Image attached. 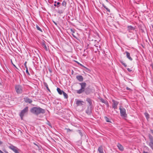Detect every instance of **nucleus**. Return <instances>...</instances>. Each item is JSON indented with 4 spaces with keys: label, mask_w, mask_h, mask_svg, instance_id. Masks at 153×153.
Instances as JSON below:
<instances>
[{
    "label": "nucleus",
    "mask_w": 153,
    "mask_h": 153,
    "mask_svg": "<svg viewBox=\"0 0 153 153\" xmlns=\"http://www.w3.org/2000/svg\"><path fill=\"white\" fill-rule=\"evenodd\" d=\"M30 111L32 113L38 115L40 114L45 113V110L39 107H34L31 108Z\"/></svg>",
    "instance_id": "f257e3e1"
},
{
    "label": "nucleus",
    "mask_w": 153,
    "mask_h": 153,
    "mask_svg": "<svg viewBox=\"0 0 153 153\" xmlns=\"http://www.w3.org/2000/svg\"><path fill=\"white\" fill-rule=\"evenodd\" d=\"M16 91L18 94H21L23 92V88L21 85H17L15 86Z\"/></svg>",
    "instance_id": "f03ea898"
},
{
    "label": "nucleus",
    "mask_w": 153,
    "mask_h": 153,
    "mask_svg": "<svg viewBox=\"0 0 153 153\" xmlns=\"http://www.w3.org/2000/svg\"><path fill=\"white\" fill-rule=\"evenodd\" d=\"M28 111V107L26 106L24 109L21 111L19 114V116L21 117V120H22L24 115L25 114L27 113Z\"/></svg>",
    "instance_id": "7ed1b4c3"
},
{
    "label": "nucleus",
    "mask_w": 153,
    "mask_h": 153,
    "mask_svg": "<svg viewBox=\"0 0 153 153\" xmlns=\"http://www.w3.org/2000/svg\"><path fill=\"white\" fill-rule=\"evenodd\" d=\"M119 109L120 111V116L122 117H126L127 114L126 112L125 109L120 106L119 108Z\"/></svg>",
    "instance_id": "20e7f679"
},
{
    "label": "nucleus",
    "mask_w": 153,
    "mask_h": 153,
    "mask_svg": "<svg viewBox=\"0 0 153 153\" xmlns=\"http://www.w3.org/2000/svg\"><path fill=\"white\" fill-rule=\"evenodd\" d=\"M62 6H63L62 9H60V8L58 10V13L60 14L62 13L66 7V2L65 1H63L62 3Z\"/></svg>",
    "instance_id": "39448f33"
},
{
    "label": "nucleus",
    "mask_w": 153,
    "mask_h": 153,
    "mask_svg": "<svg viewBox=\"0 0 153 153\" xmlns=\"http://www.w3.org/2000/svg\"><path fill=\"white\" fill-rule=\"evenodd\" d=\"M9 148L12 150L15 153H19V149L16 147L11 145L9 146Z\"/></svg>",
    "instance_id": "423d86ee"
},
{
    "label": "nucleus",
    "mask_w": 153,
    "mask_h": 153,
    "mask_svg": "<svg viewBox=\"0 0 153 153\" xmlns=\"http://www.w3.org/2000/svg\"><path fill=\"white\" fill-rule=\"evenodd\" d=\"M149 137L150 140L149 145L152 149L153 150V137L150 134H149Z\"/></svg>",
    "instance_id": "0eeeda50"
},
{
    "label": "nucleus",
    "mask_w": 153,
    "mask_h": 153,
    "mask_svg": "<svg viewBox=\"0 0 153 153\" xmlns=\"http://www.w3.org/2000/svg\"><path fill=\"white\" fill-rule=\"evenodd\" d=\"M112 101L113 102V104L112 105V108H113L114 109H117V106L119 102L114 100H112Z\"/></svg>",
    "instance_id": "6e6552de"
},
{
    "label": "nucleus",
    "mask_w": 153,
    "mask_h": 153,
    "mask_svg": "<svg viewBox=\"0 0 153 153\" xmlns=\"http://www.w3.org/2000/svg\"><path fill=\"white\" fill-rule=\"evenodd\" d=\"M92 110V107L88 106L87 109L86 110V112L88 115H90L91 113Z\"/></svg>",
    "instance_id": "1a4fd4ad"
},
{
    "label": "nucleus",
    "mask_w": 153,
    "mask_h": 153,
    "mask_svg": "<svg viewBox=\"0 0 153 153\" xmlns=\"http://www.w3.org/2000/svg\"><path fill=\"white\" fill-rule=\"evenodd\" d=\"M85 102L83 101L77 100L76 101V104L77 106H82L84 105Z\"/></svg>",
    "instance_id": "9d476101"
},
{
    "label": "nucleus",
    "mask_w": 153,
    "mask_h": 153,
    "mask_svg": "<svg viewBox=\"0 0 153 153\" xmlns=\"http://www.w3.org/2000/svg\"><path fill=\"white\" fill-rule=\"evenodd\" d=\"M45 42L43 40L41 43V44L42 47L45 49V50L47 51L49 50L48 47L47 46Z\"/></svg>",
    "instance_id": "9b49d317"
},
{
    "label": "nucleus",
    "mask_w": 153,
    "mask_h": 153,
    "mask_svg": "<svg viewBox=\"0 0 153 153\" xmlns=\"http://www.w3.org/2000/svg\"><path fill=\"white\" fill-rule=\"evenodd\" d=\"M86 101L88 102L89 104V107H92V100L89 98H87L86 99Z\"/></svg>",
    "instance_id": "f8f14e48"
},
{
    "label": "nucleus",
    "mask_w": 153,
    "mask_h": 153,
    "mask_svg": "<svg viewBox=\"0 0 153 153\" xmlns=\"http://www.w3.org/2000/svg\"><path fill=\"white\" fill-rule=\"evenodd\" d=\"M76 78L79 82H82L83 81V78L81 75H78L76 76Z\"/></svg>",
    "instance_id": "ddd939ff"
},
{
    "label": "nucleus",
    "mask_w": 153,
    "mask_h": 153,
    "mask_svg": "<svg viewBox=\"0 0 153 153\" xmlns=\"http://www.w3.org/2000/svg\"><path fill=\"white\" fill-rule=\"evenodd\" d=\"M79 84L81 85V88L83 90L85 89V88L86 87V83L84 82L82 83H79Z\"/></svg>",
    "instance_id": "4468645a"
},
{
    "label": "nucleus",
    "mask_w": 153,
    "mask_h": 153,
    "mask_svg": "<svg viewBox=\"0 0 153 153\" xmlns=\"http://www.w3.org/2000/svg\"><path fill=\"white\" fill-rule=\"evenodd\" d=\"M118 149L121 151H123L124 150L123 146L120 143H118L117 145Z\"/></svg>",
    "instance_id": "2eb2a0df"
},
{
    "label": "nucleus",
    "mask_w": 153,
    "mask_h": 153,
    "mask_svg": "<svg viewBox=\"0 0 153 153\" xmlns=\"http://www.w3.org/2000/svg\"><path fill=\"white\" fill-rule=\"evenodd\" d=\"M125 53L126 54V56L128 59L131 61H132V59L130 57V54L129 52L126 51L124 53V54Z\"/></svg>",
    "instance_id": "dca6fc26"
},
{
    "label": "nucleus",
    "mask_w": 153,
    "mask_h": 153,
    "mask_svg": "<svg viewBox=\"0 0 153 153\" xmlns=\"http://www.w3.org/2000/svg\"><path fill=\"white\" fill-rule=\"evenodd\" d=\"M127 28L129 32H130L131 30H134L135 29V28L131 25L128 26L127 27Z\"/></svg>",
    "instance_id": "f3484780"
},
{
    "label": "nucleus",
    "mask_w": 153,
    "mask_h": 153,
    "mask_svg": "<svg viewBox=\"0 0 153 153\" xmlns=\"http://www.w3.org/2000/svg\"><path fill=\"white\" fill-rule=\"evenodd\" d=\"M98 150L100 153H102L103 152V147L102 146H100L98 148Z\"/></svg>",
    "instance_id": "a211bd4d"
},
{
    "label": "nucleus",
    "mask_w": 153,
    "mask_h": 153,
    "mask_svg": "<svg viewBox=\"0 0 153 153\" xmlns=\"http://www.w3.org/2000/svg\"><path fill=\"white\" fill-rule=\"evenodd\" d=\"M25 101L26 102H28L30 103H31L32 102V101L29 98H26L25 99Z\"/></svg>",
    "instance_id": "6ab92c4d"
},
{
    "label": "nucleus",
    "mask_w": 153,
    "mask_h": 153,
    "mask_svg": "<svg viewBox=\"0 0 153 153\" xmlns=\"http://www.w3.org/2000/svg\"><path fill=\"white\" fill-rule=\"evenodd\" d=\"M84 91L85 90H83L81 88L80 89L77 90V93L78 94H80Z\"/></svg>",
    "instance_id": "aec40b11"
},
{
    "label": "nucleus",
    "mask_w": 153,
    "mask_h": 153,
    "mask_svg": "<svg viewBox=\"0 0 153 153\" xmlns=\"http://www.w3.org/2000/svg\"><path fill=\"white\" fill-rule=\"evenodd\" d=\"M77 131L80 134L81 137L83 136V133H84L83 131L79 130Z\"/></svg>",
    "instance_id": "412c9836"
},
{
    "label": "nucleus",
    "mask_w": 153,
    "mask_h": 153,
    "mask_svg": "<svg viewBox=\"0 0 153 153\" xmlns=\"http://www.w3.org/2000/svg\"><path fill=\"white\" fill-rule=\"evenodd\" d=\"M57 91H58V93L60 94H62L64 92L62 90H61V89L59 88H57Z\"/></svg>",
    "instance_id": "4be33fe9"
},
{
    "label": "nucleus",
    "mask_w": 153,
    "mask_h": 153,
    "mask_svg": "<svg viewBox=\"0 0 153 153\" xmlns=\"http://www.w3.org/2000/svg\"><path fill=\"white\" fill-rule=\"evenodd\" d=\"M99 99L101 102L104 104H105V103H106V102L107 101V100H105L101 98H99Z\"/></svg>",
    "instance_id": "5701e85b"
},
{
    "label": "nucleus",
    "mask_w": 153,
    "mask_h": 153,
    "mask_svg": "<svg viewBox=\"0 0 153 153\" xmlns=\"http://www.w3.org/2000/svg\"><path fill=\"white\" fill-rule=\"evenodd\" d=\"M43 84H44V85L45 86V87H46V88L47 89L48 91H49L50 92V89H49V88L48 87V85L47 84L46 82H44Z\"/></svg>",
    "instance_id": "b1692460"
},
{
    "label": "nucleus",
    "mask_w": 153,
    "mask_h": 153,
    "mask_svg": "<svg viewBox=\"0 0 153 153\" xmlns=\"http://www.w3.org/2000/svg\"><path fill=\"white\" fill-rule=\"evenodd\" d=\"M77 62V63H78V64L79 65H81V66H82L84 68H85L86 70H88V71H90V69H88V68H87L85 67V66H83V65H82L81 64H80L79 62Z\"/></svg>",
    "instance_id": "393cba45"
},
{
    "label": "nucleus",
    "mask_w": 153,
    "mask_h": 153,
    "mask_svg": "<svg viewBox=\"0 0 153 153\" xmlns=\"http://www.w3.org/2000/svg\"><path fill=\"white\" fill-rule=\"evenodd\" d=\"M102 6H103V7L105 8V9L107 10L109 12H110V10L108 9V8L106 6H105V5L104 4H102Z\"/></svg>",
    "instance_id": "a878e982"
},
{
    "label": "nucleus",
    "mask_w": 153,
    "mask_h": 153,
    "mask_svg": "<svg viewBox=\"0 0 153 153\" xmlns=\"http://www.w3.org/2000/svg\"><path fill=\"white\" fill-rule=\"evenodd\" d=\"M36 27L37 30L40 31L41 32H42V29L40 28V27L38 26V25H36Z\"/></svg>",
    "instance_id": "bb28decb"
},
{
    "label": "nucleus",
    "mask_w": 153,
    "mask_h": 153,
    "mask_svg": "<svg viewBox=\"0 0 153 153\" xmlns=\"http://www.w3.org/2000/svg\"><path fill=\"white\" fill-rule=\"evenodd\" d=\"M65 130H67V131L68 133L69 132H72L73 131V130L72 129H70L69 128H65Z\"/></svg>",
    "instance_id": "cd10ccee"
},
{
    "label": "nucleus",
    "mask_w": 153,
    "mask_h": 153,
    "mask_svg": "<svg viewBox=\"0 0 153 153\" xmlns=\"http://www.w3.org/2000/svg\"><path fill=\"white\" fill-rule=\"evenodd\" d=\"M63 94L64 97L65 98H67L68 97V96L66 93L64 91L63 93Z\"/></svg>",
    "instance_id": "c85d7f7f"
},
{
    "label": "nucleus",
    "mask_w": 153,
    "mask_h": 153,
    "mask_svg": "<svg viewBox=\"0 0 153 153\" xmlns=\"http://www.w3.org/2000/svg\"><path fill=\"white\" fill-rule=\"evenodd\" d=\"M105 118L107 122H111L110 121L109 118L107 117H105Z\"/></svg>",
    "instance_id": "c756f323"
},
{
    "label": "nucleus",
    "mask_w": 153,
    "mask_h": 153,
    "mask_svg": "<svg viewBox=\"0 0 153 153\" xmlns=\"http://www.w3.org/2000/svg\"><path fill=\"white\" fill-rule=\"evenodd\" d=\"M56 4L57 5V7L58 8H59V7H60V5H61L60 3L59 2H57Z\"/></svg>",
    "instance_id": "7c9ffc66"
},
{
    "label": "nucleus",
    "mask_w": 153,
    "mask_h": 153,
    "mask_svg": "<svg viewBox=\"0 0 153 153\" xmlns=\"http://www.w3.org/2000/svg\"><path fill=\"white\" fill-rule=\"evenodd\" d=\"M84 91L86 94H88L89 93V92L88 91L87 88H86V89H85Z\"/></svg>",
    "instance_id": "2f4dec72"
},
{
    "label": "nucleus",
    "mask_w": 153,
    "mask_h": 153,
    "mask_svg": "<svg viewBox=\"0 0 153 153\" xmlns=\"http://www.w3.org/2000/svg\"><path fill=\"white\" fill-rule=\"evenodd\" d=\"M27 63V62L26 61V62H25L24 64L25 67V68L26 69H27V68H28L27 67L26 65Z\"/></svg>",
    "instance_id": "473e14b6"
},
{
    "label": "nucleus",
    "mask_w": 153,
    "mask_h": 153,
    "mask_svg": "<svg viewBox=\"0 0 153 153\" xmlns=\"http://www.w3.org/2000/svg\"><path fill=\"white\" fill-rule=\"evenodd\" d=\"M26 73L27 74H28V75H30V74L28 71V68H27V69H26Z\"/></svg>",
    "instance_id": "72a5a7b5"
},
{
    "label": "nucleus",
    "mask_w": 153,
    "mask_h": 153,
    "mask_svg": "<svg viewBox=\"0 0 153 153\" xmlns=\"http://www.w3.org/2000/svg\"><path fill=\"white\" fill-rule=\"evenodd\" d=\"M145 115L147 118H149V114L147 113H146Z\"/></svg>",
    "instance_id": "f704fd0d"
},
{
    "label": "nucleus",
    "mask_w": 153,
    "mask_h": 153,
    "mask_svg": "<svg viewBox=\"0 0 153 153\" xmlns=\"http://www.w3.org/2000/svg\"><path fill=\"white\" fill-rule=\"evenodd\" d=\"M121 63L125 67H126L127 66V65H126L125 64V63H124L123 62H121Z\"/></svg>",
    "instance_id": "c9c22d12"
},
{
    "label": "nucleus",
    "mask_w": 153,
    "mask_h": 153,
    "mask_svg": "<svg viewBox=\"0 0 153 153\" xmlns=\"http://www.w3.org/2000/svg\"><path fill=\"white\" fill-rule=\"evenodd\" d=\"M105 104L106 105L107 107H109V105L107 101L106 102V103H105Z\"/></svg>",
    "instance_id": "e433bc0d"
},
{
    "label": "nucleus",
    "mask_w": 153,
    "mask_h": 153,
    "mask_svg": "<svg viewBox=\"0 0 153 153\" xmlns=\"http://www.w3.org/2000/svg\"><path fill=\"white\" fill-rule=\"evenodd\" d=\"M127 70L130 72H132V70L130 69L129 68H128Z\"/></svg>",
    "instance_id": "4c0bfd02"
},
{
    "label": "nucleus",
    "mask_w": 153,
    "mask_h": 153,
    "mask_svg": "<svg viewBox=\"0 0 153 153\" xmlns=\"http://www.w3.org/2000/svg\"><path fill=\"white\" fill-rule=\"evenodd\" d=\"M63 7V6H62L61 5H60V7H59V8H58V10L60 8V9H62V8Z\"/></svg>",
    "instance_id": "58836bf2"
},
{
    "label": "nucleus",
    "mask_w": 153,
    "mask_h": 153,
    "mask_svg": "<svg viewBox=\"0 0 153 153\" xmlns=\"http://www.w3.org/2000/svg\"><path fill=\"white\" fill-rule=\"evenodd\" d=\"M71 31L73 33H75L74 31L72 29H71Z\"/></svg>",
    "instance_id": "ea45409f"
},
{
    "label": "nucleus",
    "mask_w": 153,
    "mask_h": 153,
    "mask_svg": "<svg viewBox=\"0 0 153 153\" xmlns=\"http://www.w3.org/2000/svg\"><path fill=\"white\" fill-rule=\"evenodd\" d=\"M53 22L54 23V24L56 25H57V23L55 22L54 21H53Z\"/></svg>",
    "instance_id": "a19ab883"
},
{
    "label": "nucleus",
    "mask_w": 153,
    "mask_h": 153,
    "mask_svg": "<svg viewBox=\"0 0 153 153\" xmlns=\"http://www.w3.org/2000/svg\"><path fill=\"white\" fill-rule=\"evenodd\" d=\"M34 144L35 145H36V146H38V145H37V144L36 143H34Z\"/></svg>",
    "instance_id": "79ce46f5"
},
{
    "label": "nucleus",
    "mask_w": 153,
    "mask_h": 153,
    "mask_svg": "<svg viewBox=\"0 0 153 153\" xmlns=\"http://www.w3.org/2000/svg\"><path fill=\"white\" fill-rule=\"evenodd\" d=\"M151 132L153 134V130H151Z\"/></svg>",
    "instance_id": "37998d69"
},
{
    "label": "nucleus",
    "mask_w": 153,
    "mask_h": 153,
    "mask_svg": "<svg viewBox=\"0 0 153 153\" xmlns=\"http://www.w3.org/2000/svg\"><path fill=\"white\" fill-rule=\"evenodd\" d=\"M143 153H149L148 152H145V151H143Z\"/></svg>",
    "instance_id": "c03bdc74"
},
{
    "label": "nucleus",
    "mask_w": 153,
    "mask_h": 153,
    "mask_svg": "<svg viewBox=\"0 0 153 153\" xmlns=\"http://www.w3.org/2000/svg\"><path fill=\"white\" fill-rule=\"evenodd\" d=\"M54 6L55 7H57L56 4H54Z\"/></svg>",
    "instance_id": "a18cd8bd"
},
{
    "label": "nucleus",
    "mask_w": 153,
    "mask_h": 153,
    "mask_svg": "<svg viewBox=\"0 0 153 153\" xmlns=\"http://www.w3.org/2000/svg\"><path fill=\"white\" fill-rule=\"evenodd\" d=\"M2 142L1 141V140H0V144L1 145V144H2Z\"/></svg>",
    "instance_id": "49530a36"
},
{
    "label": "nucleus",
    "mask_w": 153,
    "mask_h": 153,
    "mask_svg": "<svg viewBox=\"0 0 153 153\" xmlns=\"http://www.w3.org/2000/svg\"><path fill=\"white\" fill-rule=\"evenodd\" d=\"M0 153H4L2 151L0 150Z\"/></svg>",
    "instance_id": "de8ad7c7"
},
{
    "label": "nucleus",
    "mask_w": 153,
    "mask_h": 153,
    "mask_svg": "<svg viewBox=\"0 0 153 153\" xmlns=\"http://www.w3.org/2000/svg\"><path fill=\"white\" fill-rule=\"evenodd\" d=\"M12 63V64H13V66H14L16 68H17V67L16 66H15L14 64H13V63Z\"/></svg>",
    "instance_id": "09e8293b"
},
{
    "label": "nucleus",
    "mask_w": 153,
    "mask_h": 153,
    "mask_svg": "<svg viewBox=\"0 0 153 153\" xmlns=\"http://www.w3.org/2000/svg\"><path fill=\"white\" fill-rule=\"evenodd\" d=\"M126 88L127 90H129L130 89V88H128V87H127Z\"/></svg>",
    "instance_id": "8fccbe9b"
},
{
    "label": "nucleus",
    "mask_w": 153,
    "mask_h": 153,
    "mask_svg": "<svg viewBox=\"0 0 153 153\" xmlns=\"http://www.w3.org/2000/svg\"><path fill=\"white\" fill-rule=\"evenodd\" d=\"M72 35L74 37L76 38V37H75V36H74L73 34H72Z\"/></svg>",
    "instance_id": "3c124183"
},
{
    "label": "nucleus",
    "mask_w": 153,
    "mask_h": 153,
    "mask_svg": "<svg viewBox=\"0 0 153 153\" xmlns=\"http://www.w3.org/2000/svg\"><path fill=\"white\" fill-rule=\"evenodd\" d=\"M5 152V153H8V152L7 151Z\"/></svg>",
    "instance_id": "603ef678"
},
{
    "label": "nucleus",
    "mask_w": 153,
    "mask_h": 153,
    "mask_svg": "<svg viewBox=\"0 0 153 153\" xmlns=\"http://www.w3.org/2000/svg\"><path fill=\"white\" fill-rule=\"evenodd\" d=\"M54 4H56V1H55L54 2Z\"/></svg>",
    "instance_id": "864d4df0"
},
{
    "label": "nucleus",
    "mask_w": 153,
    "mask_h": 153,
    "mask_svg": "<svg viewBox=\"0 0 153 153\" xmlns=\"http://www.w3.org/2000/svg\"><path fill=\"white\" fill-rule=\"evenodd\" d=\"M50 72H51V70H49Z\"/></svg>",
    "instance_id": "5fc2aeb1"
},
{
    "label": "nucleus",
    "mask_w": 153,
    "mask_h": 153,
    "mask_svg": "<svg viewBox=\"0 0 153 153\" xmlns=\"http://www.w3.org/2000/svg\"><path fill=\"white\" fill-rule=\"evenodd\" d=\"M49 125L50 126H51V125H49Z\"/></svg>",
    "instance_id": "6e6d98bb"
},
{
    "label": "nucleus",
    "mask_w": 153,
    "mask_h": 153,
    "mask_svg": "<svg viewBox=\"0 0 153 153\" xmlns=\"http://www.w3.org/2000/svg\"><path fill=\"white\" fill-rule=\"evenodd\" d=\"M1 85V83H0V85Z\"/></svg>",
    "instance_id": "4d7b16f0"
}]
</instances>
